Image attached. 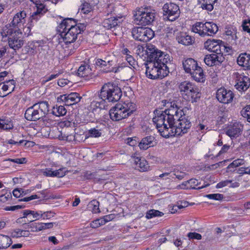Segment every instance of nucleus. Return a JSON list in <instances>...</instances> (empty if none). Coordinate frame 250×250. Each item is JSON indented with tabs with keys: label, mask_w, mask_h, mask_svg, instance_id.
<instances>
[{
	"label": "nucleus",
	"mask_w": 250,
	"mask_h": 250,
	"mask_svg": "<svg viewBox=\"0 0 250 250\" xmlns=\"http://www.w3.org/2000/svg\"><path fill=\"white\" fill-rule=\"evenodd\" d=\"M21 229H15L11 232V236L13 238H19L21 237Z\"/></svg>",
	"instance_id": "nucleus-55"
},
{
	"label": "nucleus",
	"mask_w": 250,
	"mask_h": 250,
	"mask_svg": "<svg viewBox=\"0 0 250 250\" xmlns=\"http://www.w3.org/2000/svg\"><path fill=\"white\" fill-rule=\"evenodd\" d=\"M47 9L45 6L37 7V10L33 13L32 15L29 17L28 24L29 28L31 26H34V21L37 22L40 18L44 15L47 12Z\"/></svg>",
	"instance_id": "nucleus-20"
},
{
	"label": "nucleus",
	"mask_w": 250,
	"mask_h": 250,
	"mask_svg": "<svg viewBox=\"0 0 250 250\" xmlns=\"http://www.w3.org/2000/svg\"><path fill=\"white\" fill-rule=\"evenodd\" d=\"M85 26L84 24L79 23V25H71L67 30L60 29L59 32L61 37L65 44H70L76 41L78 36L85 29Z\"/></svg>",
	"instance_id": "nucleus-10"
},
{
	"label": "nucleus",
	"mask_w": 250,
	"mask_h": 250,
	"mask_svg": "<svg viewBox=\"0 0 250 250\" xmlns=\"http://www.w3.org/2000/svg\"><path fill=\"white\" fill-rule=\"evenodd\" d=\"M243 29L244 31L250 33V20L248 21L245 20L242 23Z\"/></svg>",
	"instance_id": "nucleus-53"
},
{
	"label": "nucleus",
	"mask_w": 250,
	"mask_h": 250,
	"mask_svg": "<svg viewBox=\"0 0 250 250\" xmlns=\"http://www.w3.org/2000/svg\"><path fill=\"white\" fill-rule=\"evenodd\" d=\"M102 130L99 129L98 126L94 128H92L88 130L87 135L88 137H94L98 138L101 137L102 135Z\"/></svg>",
	"instance_id": "nucleus-40"
},
{
	"label": "nucleus",
	"mask_w": 250,
	"mask_h": 250,
	"mask_svg": "<svg viewBox=\"0 0 250 250\" xmlns=\"http://www.w3.org/2000/svg\"><path fill=\"white\" fill-rule=\"evenodd\" d=\"M142 140H143L149 147L154 146L153 143L155 140V137L152 136H147L143 138Z\"/></svg>",
	"instance_id": "nucleus-50"
},
{
	"label": "nucleus",
	"mask_w": 250,
	"mask_h": 250,
	"mask_svg": "<svg viewBox=\"0 0 250 250\" xmlns=\"http://www.w3.org/2000/svg\"><path fill=\"white\" fill-rule=\"evenodd\" d=\"M241 115L250 123V105H247L241 111Z\"/></svg>",
	"instance_id": "nucleus-46"
},
{
	"label": "nucleus",
	"mask_w": 250,
	"mask_h": 250,
	"mask_svg": "<svg viewBox=\"0 0 250 250\" xmlns=\"http://www.w3.org/2000/svg\"><path fill=\"white\" fill-rule=\"evenodd\" d=\"M238 64L247 69L250 68V54L247 53H241L237 58Z\"/></svg>",
	"instance_id": "nucleus-24"
},
{
	"label": "nucleus",
	"mask_w": 250,
	"mask_h": 250,
	"mask_svg": "<svg viewBox=\"0 0 250 250\" xmlns=\"http://www.w3.org/2000/svg\"><path fill=\"white\" fill-rule=\"evenodd\" d=\"M118 19L114 17L104 19L103 22V26L107 29H111L118 25Z\"/></svg>",
	"instance_id": "nucleus-26"
},
{
	"label": "nucleus",
	"mask_w": 250,
	"mask_h": 250,
	"mask_svg": "<svg viewBox=\"0 0 250 250\" xmlns=\"http://www.w3.org/2000/svg\"><path fill=\"white\" fill-rule=\"evenodd\" d=\"M163 215L164 213L158 210L150 209L146 212V217L149 219L154 217L162 216Z\"/></svg>",
	"instance_id": "nucleus-43"
},
{
	"label": "nucleus",
	"mask_w": 250,
	"mask_h": 250,
	"mask_svg": "<svg viewBox=\"0 0 250 250\" xmlns=\"http://www.w3.org/2000/svg\"><path fill=\"white\" fill-rule=\"evenodd\" d=\"M203 3L202 4V7L203 9H205L209 11H211L213 9V4L217 0H202Z\"/></svg>",
	"instance_id": "nucleus-42"
},
{
	"label": "nucleus",
	"mask_w": 250,
	"mask_h": 250,
	"mask_svg": "<svg viewBox=\"0 0 250 250\" xmlns=\"http://www.w3.org/2000/svg\"><path fill=\"white\" fill-rule=\"evenodd\" d=\"M126 143L130 146H134L137 143V138L135 137L134 138H128L126 140Z\"/></svg>",
	"instance_id": "nucleus-52"
},
{
	"label": "nucleus",
	"mask_w": 250,
	"mask_h": 250,
	"mask_svg": "<svg viewBox=\"0 0 250 250\" xmlns=\"http://www.w3.org/2000/svg\"><path fill=\"white\" fill-rule=\"evenodd\" d=\"M180 94L183 98L191 103L196 102L201 97V93L198 87L193 83L185 81L178 85Z\"/></svg>",
	"instance_id": "nucleus-6"
},
{
	"label": "nucleus",
	"mask_w": 250,
	"mask_h": 250,
	"mask_svg": "<svg viewBox=\"0 0 250 250\" xmlns=\"http://www.w3.org/2000/svg\"><path fill=\"white\" fill-rule=\"evenodd\" d=\"M95 64L97 66L101 68H104L107 65H111L110 62L109 61H106L101 59H97L96 61Z\"/></svg>",
	"instance_id": "nucleus-48"
},
{
	"label": "nucleus",
	"mask_w": 250,
	"mask_h": 250,
	"mask_svg": "<svg viewBox=\"0 0 250 250\" xmlns=\"http://www.w3.org/2000/svg\"><path fill=\"white\" fill-rule=\"evenodd\" d=\"M181 119V115H180V113L176 114L174 116V119H172L171 122H166V123L167 125V126L168 125V127L167 126V128L169 130H172L171 128H175L176 123L177 122H178L179 120ZM173 130L174 129H172Z\"/></svg>",
	"instance_id": "nucleus-44"
},
{
	"label": "nucleus",
	"mask_w": 250,
	"mask_h": 250,
	"mask_svg": "<svg viewBox=\"0 0 250 250\" xmlns=\"http://www.w3.org/2000/svg\"><path fill=\"white\" fill-rule=\"evenodd\" d=\"M135 22L142 26L150 25L154 21L155 13L154 10L146 7L139 8L134 15Z\"/></svg>",
	"instance_id": "nucleus-9"
},
{
	"label": "nucleus",
	"mask_w": 250,
	"mask_h": 250,
	"mask_svg": "<svg viewBox=\"0 0 250 250\" xmlns=\"http://www.w3.org/2000/svg\"><path fill=\"white\" fill-rule=\"evenodd\" d=\"M146 52L147 56V61L154 62L156 64L169 70L168 64H170L171 58L168 54L158 49L152 44L146 46Z\"/></svg>",
	"instance_id": "nucleus-2"
},
{
	"label": "nucleus",
	"mask_w": 250,
	"mask_h": 250,
	"mask_svg": "<svg viewBox=\"0 0 250 250\" xmlns=\"http://www.w3.org/2000/svg\"><path fill=\"white\" fill-rule=\"evenodd\" d=\"M125 59L127 61L128 64L134 68H135L134 66L136 63V62L134 59L133 57L131 55H128V56L125 57Z\"/></svg>",
	"instance_id": "nucleus-54"
},
{
	"label": "nucleus",
	"mask_w": 250,
	"mask_h": 250,
	"mask_svg": "<svg viewBox=\"0 0 250 250\" xmlns=\"http://www.w3.org/2000/svg\"><path fill=\"white\" fill-rule=\"evenodd\" d=\"M230 146L225 144L223 145V146L221 148V149L220 150V151L218 152L217 155H216V157L220 156L221 154L225 153L227 152L228 150L229 149Z\"/></svg>",
	"instance_id": "nucleus-56"
},
{
	"label": "nucleus",
	"mask_w": 250,
	"mask_h": 250,
	"mask_svg": "<svg viewBox=\"0 0 250 250\" xmlns=\"http://www.w3.org/2000/svg\"><path fill=\"white\" fill-rule=\"evenodd\" d=\"M245 161L243 159H237L230 164L227 168V172H234L235 168L245 164Z\"/></svg>",
	"instance_id": "nucleus-31"
},
{
	"label": "nucleus",
	"mask_w": 250,
	"mask_h": 250,
	"mask_svg": "<svg viewBox=\"0 0 250 250\" xmlns=\"http://www.w3.org/2000/svg\"><path fill=\"white\" fill-rule=\"evenodd\" d=\"M136 110V106L132 102H125L118 104L110 109V118L114 121H120L130 116Z\"/></svg>",
	"instance_id": "nucleus-4"
},
{
	"label": "nucleus",
	"mask_w": 250,
	"mask_h": 250,
	"mask_svg": "<svg viewBox=\"0 0 250 250\" xmlns=\"http://www.w3.org/2000/svg\"><path fill=\"white\" fill-rule=\"evenodd\" d=\"M187 183H188L189 184V188H193L196 189H201L209 186V184H206L204 185H202V186L198 187V185L200 184V183H199L198 181L195 179H191L189 180H188Z\"/></svg>",
	"instance_id": "nucleus-37"
},
{
	"label": "nucleus",
	"mask_w": 250,
	"mask_h": 250,
	"mask_svg": "<svg viewBox=\"0 0 250 250\" xmlns=\"http://www.w3.org/2000/svg\"><path fill=\"white\" fill-rule=\"evenodd\" d=\"M10 161L19 164H24L25 161V158H17V159H10L9 160Z\"/></svg>",
	"instance_id": "nucleus-62"
},
{
	"label": "nucleus",
	"mask_w": 250,
	"mask_h": 250,
	"mask_svg": "<svg viewBox=\"0 0 250 250\" xmlns=\"http://www.w3.org/2000/svg\"><path fill=\"white\" fill-rule=\"evenodd\" d=\"M234 97V94L230 90H227L224 88L218 89L216 92V98L222 103L229 104L232 102Z\"/></svg>",
	"instance_id": "nucleus-18"
},
{
	"label": "nucleus",
	"mask_w": 250,
	"mask_h": 250,
	"mask_svg": "<svg viewBox=\"0 0 250 250\" xmlns=\"http://www.w3.org/2000/svg\"><path fill=\"white\" fill-rule=\"evenodd\" d=\"M107 99H104L103 97L101 96V92L99 95V98L97 101H94L93 102V104H95V106L100 109H104L106 106H107Z\"/></svg>",
	"instance_id": "nucleus-33"
},
{
	"label": "nucleus",
	"mask_w": 250,
	"mask_h": 250,
	"mask_svg": "<svg viewBox=\"0 0 250 250\" xmlns=\"http://www.w3.org/2000/svg\"><path fill=\"white\" fill-rule=\"evenodd\" d=\"M79 25L76 23V21L74 19L72 18H66L63 20V21L60 24L58 27V31L60 29L62 30H67L71 25Z\"/></svg>",
	"instance_id": "nucleus-28"
},
{
	"label": "nucleus",
	"mask_w": 250,
	"mask_h": 250,
	"mask_svg": "<svg viewBox=\"0 0 250 250\" xmlns=\"http://www.w3.org/2000/svg\"><path fill=\"white\" fill-rule=\"evenodd\" d=\"M192 30L202 37L213 36L218 31V27L213 22H197L193 25Z\"/></svg>",
	"instance_id": "nucleus-11"
},
{
	"label": "nucleus",
	"mask_w": 250,
	"mask_h": 250,
	"mask_svg": "<svg viewBox=\"0 0 250 250\" xmlns=\"http://www.w3.org/2000/svg\"><path fill=\"white\" fill-rule=\"evenodd\" d=\"M233 79L235 81V86L239 91H245L250 86V78L244 74L239 72H234L232 75Z\"/></svg>",
	"instance_id": "nucleus-15"
},
{
	"label": "nucleus",
	"mask_w": 250,
	"mask_h": 250,
	"mask_svg": "<svg viewBox=\"0 0 250 250\" xmlns=\"http://www.w3.org/2000/svg\"><path fill=\"white\" fill-rule=\"evenodd\" d=\"M99 202L96 200H93L89 202L88 205V208L93 213H97L100 212L99 208Z\"/></svg>",
	"instance_id": "nucleus-39"
},
{
	"label": "nucleus",
	"mask_w": 250,
	"mask_h": 250,
	"mask_svg": "<svg viewBox=\"0 0 250 250\" xmlns=\"http://www.w3.org/2000/svg\"><path fill=\"white\" fill-rule=\"evenodd\" d=\"M183 65L185 72L189 74L198 66L197 62L192 58H188L183 61Z\"/></svg>",
	"instance_id": "nucleus-23"
},
{
	"label": "nucleus",
	"mask_w": 250,
	"mask_h": 250,
	"mask_svg": "<svg viewBox=\"0 0 250 250\" xmlns=\"http://www.w3.org/2000/svg\"><path fill=\"white\" fill-rule=\"evenodd\" d=\"M0 34L3 40H7L8 45L15 51L21 48L24 44L21 30H15L10 27H2Z\"/></svg>",
	"instance_id": "nucleus-3"
},
{
	"label": "nucleus",
	"mask_w": 250,
	"mask_h": 250,
	"mask_svg": "<svg viewBox=\"0 0 250 250\" xmlns=\"http://www.w3.org/2000/svg\"><path fill=\"white\" fill-rule=\"evenodd\" d=\"M147 62V63L146 64V74L147 78L152 80L162 79L169 73V71L167 70L166 66H165V68H164V67L156 64L154 62Z\"/></svg>",
	"instance_id": "nucleus-12"
},
{
	"label": "nucleus",
	"mask_w": 250,
	"mask_h": 250,
	"mask_svg": "<svg viewBox=\"0 0 250 250\" xmlns=\"http://www.w3.org/2000/svg\"><path fill=\"white\" fill-rule=\"evenodd\" d=\"M40 197L38 196L37 194L32 195L29 197H24L20 201H24V202H28L32 200L36 199H39Z\"/></svg>",
	"instance_id": "nucleus-60"
},
{
	"label": "nucleus",
	"mask_w": 250,
	"mask_h": 250,
	"mask_svg": "<svg viewBox=\"0 0 250 250\" xmlns=\"http://www.w3.org/2000/svg\"><path fill=\"white\" fill-rule=\"evenodd\" d=\"M81 97L79 94L76 92L71 93L69 94L60 95L57 98L58 102H63L64 105L69 106L79 102Z\"/></svg>",
	"instance_id": "nucleus-17"
},
{
	"label": "nucleus",
	"mask_w": 250,
	"mask_h": 250,
	"mask_svg": "<svg viewBox=\"0 0 250 250\" xmlns=\"http://www.w3.org/2000/svg\"><path fill=\"white\" fill-rule=\"evenodd\" d=\"M226 34L227 36H230L232 37V39L235 40L237 39V30L236 27L230 26L227 28L226 31Z\"/></svg>",
	"instance_id": "nucleus-47"
},
{
	"label": "nucleus",
	"mask_w": 250,
	"mask_h": 250,
	"mask_svg": "<svg viewBox=\"0 0 250 250\" xmlns=\"http://www.w3.org/2000/svg\"><path fill=\"white\" fill-rule=\"evenodd\" d=\"M14 125L11 121L8 120H0V129L4 130H9L13 129Z\"/></svg>",
	"instance_id": "nucleus-36"
},
{
	"label": "nucleus",
	"mask_w": 250,
	"mask_h": 250,
	"mask_svg": "<svg viewBox=\"0 0 250 250\" xmlns=\"http://www.w3.org/2000/svg\"><path fill=\"white\" fill-rule=\"evenodd\" d=\"M134 163L136 165V168H138L140 171H146L148 169V165L144 158H135Z\"/></svg>",
	"instance_id": "nucleus-27"
},
{
	"label": "nucleus",
	"mask_w": 250,
	"mask_h": 250,
	"mask_svg": "<svg viewBox=\"0 0 250 250\" xmlns=\"http://www.w3.org/2000/svg\"><path fill=\"white\" fill-rule=\"evenodd\" d=\"M42 223L33 222L32 223H26L23 225V228L25 229L30 228L31 231L37 232L42 230Z\"/></svg>",
	"instance_id": "nucleus-30"
},
{
	"label": "nucleus",
	"mask_w": 250,
	"mask_h": 250,
	"mask_svg": "<svg viewBox=\"0 0 250 250\" xmlns=\"http://www.w3.org/2000/svg\"><path fill=\"white\" fill-rule=\"evenodd\" d=\"M187 236L188 237L189 239H197V240H201L202 239V235L196 232H189Z\"/></svg>",
	"instance_id": "nucleus-51"
},
{
	"label": "nucleus",
	"mask_w": 250,
	"mask_h": 250,
	"mask_svg": "<svg viewBox=\"0 0 250 250\" xmlns=\"http://www.w3.org/2000/svg\"><path fill=\"white\" fill-rule=\"evenodd\" d=\"M163 10L164 15L167 16L168 20L170 21H175L179 17L180 14L179 6L173 3L165 4Z\"/></svg>",
	"instance_id": "nucleus-16"
},
{
	"label": "nucleus",
	"mask_w": 250,
	"mask_h": 250,
	"mask_svg": "<svg viewBox=\"0 0 250 250\" xmlns=\"http://www.w3.org/2000/svg\"><path fill=\"white\" fill-rule=\"evenodd\" d=\"M80 9L81 10V12L82 13L88 14L93 10V7L89 5V4H87V3L84 1V2L81 5Z\"/></svg>",
	"instance_id": "nucleus-45"
},
{
	"label": "nucleus",
	"mask_w": 250,
	"mask_h": 250,
	"mask_svg": "<svg viewBox=\"0 0 250 250\" xmlns=\"http://www.w3.org/2000/svg\"><path fill=\"white\" fill-rule=\"evenodd\" d=\"M191 126V123L188 119V116H181V119L176 123L175 128H171L169 130L165 129V131H161V135L166 138L175 135H182L187 133L190 129Z\"/></svg>",
	"instance_id": "nucleus-7"
},
{
	"label": "nucleus",
	"mask_w": 250,
	"mask_h": 250,
	"mask_svg": "<svg viewBox=\"0 0 250 250\" xmlns=\"http://www.w3.org/2000/svg\"><path fill=\"white\" fill-rule=\"evenodd\" d=\"M54 213L51 211L42 212V218L43 219H48L54 216Z\"/></svg>",
	"instance_id": "nucleus-59"
},
{
	"label": "nucleus",
	"mask_w": 250,
	"mask_h": 250,
	"mask_svg": "<svg viewBox=\"0 0 250 250\" xmlns=\"http://www.w3.org/2000/svg\"><path fill=\"white\" fill-rule=\"evenodd\" d=\"M249 167H240L237 170V173L239 174H250V169L249 171H247L246 169H248Z\"/></svg>",
	"instance_id": "nucleus-61"
},
{
	"label": "nucleus",
	"mask_w": 250,
	"mask_h": 250,
	"mask_svg": "<svg viewBox=\"0 0 250 250\" xmlns=\"http://www.w3.org/2000/svg\"><path fill=\"white\" fill-rule=\"evenodd\" d=\"M231 182L232 181L228 180L221 181L217 184L216 188H219L226 187L228 186L229 184L231 183Z\"/></svg>",
	"instance_id": "nucleus-58"
},
{
	"label": "nucleus",
	"mask_w": 250,
	"mask_h": 250,
	"mask_svg": "<svg viewBox=\"0 0 250 250\" xmlns=\"http://www.w3.org/2000/svg\"><path fill=\"white\" fill-rule=\"evenodd\" d=\"M29 215H32V218H34L35 220H36L42 218V211L39 210L38 211H35L30 210H24L23 211V216L21 218H27Z\"/></svg>",
	"instance_id": "nucleus-32"
},
{
	"label": "nucleus",
	"mask_w": 250,
	"mask_h": 250,
	"mask_svg": "<svg viewBox=\"0 0 250 250\" xmlns=\"http://www.w3.org/2000/svg\"><path fill=\"white\" fill-rule=\"evenodd\" d=\"M65 167L61 168L57 170L58 171V177H62L65 175L66 170Z\"/></svg>",
	"instance_id": "nucleus-63"
},
{
	"label": "nucleus",
	"mask_w": 250,
	"mask_h": 250,
	"mask_svg": "<svg viewBox=\"0 0 250 250\" xmlns=\"http://www.w3.org/2000/svg\"><path fill=\"white\" fill-rule=\"evenodd\" d=\"M93 72L91 68L87 64H82L78 69V76L81 77H91Z\"/></svg>",
	"instance_id": "nucleus-25"
},
{
	"label": "nucleus",
	"mask_w": 250,
	"mask_h": 250,
	"mask_svg": "<svg viewBox=\"0 0 250 250\" xmlns=\"http://www.w3.org/2000/svg\"><path fill=\"white\" fill-rule=\"evenodd\" d=\"M122 95L121 88L112 83H105L101 89V96L108 102L118 101Z\"/></svg>",
	"instance_id": "nucleus-8"
},
{
	"label": "nucleus",
	"mask_w": 250,
	"mask_h": 250,
	"mask_svg": "<svg viewBox=\"0 0 250 250\" xmlns=\"http://www.w3.org/2000/svg\"><path fill=\"white\" fill-rule=\"evenodd\" d=\"M27 14L25 10L17 12L13 17L11 22L3 27H11L15 30H21L26 21Z\"/></svg>",
	"instance_id": "nucleus-14"
},
{
	"label": "nucleus",
	"mask_w": 250,
	"mask_h": 250,
	"mask_svg": "<svg viewBox=\"0 0 250 250\" xmlns=\"http://www.w3.org/2000/svg\"><path fill=\"white\" fill-rule=\"evenodd\" d=\"M225 60L223 55L211 54L206 55L204 58L205 63L208 66H211L213 65H219L221 63Z\"/></svg>",
	"instance_id": "nucleus-19"
},
{
	"label": "nucleus",
	"mask_w": 250,
	"mask_h": 250,
	"mask_svg": "<svg viewBox=\"0 0 250 250\" xmlns=\"http://www.w3.org/2000/svg\"><path fill=\"white\" fill-rule=\"evenodd\" d=\"M47 101H40L28 108L25 112V118L28 121H37L45 117L49 111Z\"/></svg>",
	"instance_id": "nucleus-5"
},
{
	"label": "nucleus",
	"mask_w": 250,
	"mask_h": 250,
	"mask_svg": "<svg viewBox=\"0 0 250 250\" xmlns=\"http://www.w3.org/2000/svg\"><path fill=\"white\" fill-rule=\"evenodd\" d=\"M24 145L25 146L26 145V144L28 143V142L25 141V140H20L19 141H15L12 139H10L8 141H7V143L8 144H12V145H22V144L23 143H24Z\"/></svg>",
	"instance_id": "nucleus-57"
},
{
	"label": "nucleus",
	"mask_w": 250,
	"mask_h": 250,
	"mask_svg": "<svg viewBox=\"0 0 250 250\" xmlns=\"http://www.w3.org/2000/svg\"><path fill=\"white\" fill-rule=\"evenodd\" d=\"M205 196L210 199L218 201L222 200L224 197V195L223 194L219 193L207 194Z\"/></svg>",
	"instance_id": "nucleus-49"
},
{
	"label": "nucleus",
	"mask_w": 250,
	"mask_h": 250,
	"mask_svg": "<svg viewBox=\"0 0 250 250\" xmlns=\"http://www.w3.org/2000/svg\"><path fill=\"white\" fill-rule=\"evenodd\" d=\"M242 128L243 126L241 124L235 122L228 127L226 131V134L231 138L237 137L241 134Z\"/></svg>",
	"instance_id": "nucleus-21"
},
{
	"label": "nucleus",
	"mask_w": 250,
	"mask_h": 250,
	"mask_svg": "<svg viewBox=\"0 0 250 250\" xmlns=\"http://www.w3.org/2000/svg\"><path fill=\"white\" fill-rule=\"evenodd\" d=\"M221 43L222 42H219L217 44H216V45L214 47V49L211 51L213 52L212 54H216L217 56H219V55H223V52L226 49V47Z\"/></svg>",
	"instance_id": "nucleus-41"
},
{
	"label": "nucleus",
	"mask_w": 250,
	"mask_h": 250,
	"mask_svg": "<svg viewBox=\"0 0 250 250\" xmlns=\"http://www.w3.org/2000/svg\"><path fill=\"white\" fill-rule=\"evenodd\" d=\"M219 42H222L220 40H208L204 43V47L208 50L211 52L214 47L216 45L215 44H217Z\"/></svg>",
	"instance_id": "nucleus-38"
},
{
	"label": "nucleus",
	"mask_w": 250,
	"mask_h": 250,
	"mask_svg": "<svg viewBox=\"0 0 250 250\" xmlns=\"http://www.w3.org/2000/svg\"><path fill=\"white\" fill-rule=\"evenodd\" d=\"M176 40L179 43L185 45L191 44L194 41L190 36L187 35L186 33L181 34L178 36Z\"/></svg>",
	"instance_id": "nucleus-29"
},
{
	"label": "nucleus",
	"mask_w": 250,
	"mask_h": 250,
	"mask_svg": "<svg viewBox=\"0 0 250 250\" xmlns=\"http://www.w3.org/2000/svg\"><path fill=\"white\" fill-rule=\"evenodd\" d=\"M52 113L56 116H62L66 113V109L63 105H56L53 108Z\"/></svg>",
	"instance_id": "nucleus-35"
},
{
	"label": "nucleus",
	"mask_w": 250,
	"mask_h": 250,
	"mask_svg": "<svg viewBox=\"0 0 250 250\" xmlns=\"http://www.w3.org/2000/svg\"><path fill=\"white\" fill-rule=\"evenodd\" d=\"M170 107L164 111L155 110L154 112L155 116L153 118V122L156 125L160 134L161 131H165V129L167 130L168 129L166 122H170L176 114L180 113L181 116L182 115L183 111L181 110H179L177 105L174 103L172 105V103H170Z\"/></svg>",
	"instance_id": "nucleus-1"
},
{
	"label": "nucleus",
	"mask_w": 250,
	"mask_h": 250,
	"mask_svg": "<svg viewBox=\"0 0 250 250\" xmlns=\"http://www.w3.org/2000/svg\"><path fill=\"white\" fill-rule=\"evenodd\" d=\"M0 240V249H5L9 247L12 243L11 239L7 236H1Z\"/></svg>",
	"instance_id": "nucleus-34"
},
{
	"label": "nucleus",
	"mask_w": 250,
	"mask_h": 250,
	"mask_svg": "<svg viewBox=\"0 0 250 250\" xmlns=\"http://www.w3.org/2000/svg\"><path fill=\"white\" fill-rule=\"evenodd\" d=\"M132 35L134 39L146 42L154 36V32L150 28L136 27L132 30Z\"/></svg>",
	"instance_id": "nucleus-13"
},
{
	"label": "nucleus",
	"mask_w": 250,
	"mask_h": 250,
	"mask_svg": "<svg viewBox=\"0 0 250 250\" xmlns=\"http://www.w3.org/2000/svg\"><path fill=\"white\" fill-rule=\"evenodd\" d=\"M53 170L52 168H46L43 171V174L46 176L52 177Z\"/></svg>",
	"instance_id": "nucleus-64"
},
{
	"label": "nucleus",
	"mask_w": 250,
	"mask_h": 250,
	"mask_svg": "<svg viewBox=\"0 0 250 250\" xmlns=\"http://www.w3.org/2000/svg\"><path fill=\"white\" fill-rule=\"evenodd\" d=\"M190 75L191 78L196 82L198 83H204L205 81L206 77L203 69L198 65Z\"/></svg>",
	"instance_id": "nucleus-22"
}]
</instances>
